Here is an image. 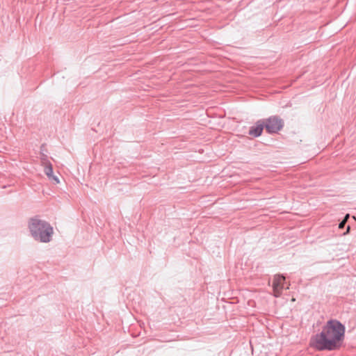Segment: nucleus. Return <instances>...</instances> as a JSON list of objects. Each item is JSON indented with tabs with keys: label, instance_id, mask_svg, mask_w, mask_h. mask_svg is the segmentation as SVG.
Masks as SVG:
<instances>
[{
	"label": "nucleus",
	"instance_id": "20e7f679",
	"mask_svg": "<svg viewBox=\"0 0 356 356\" xmlns=\"http://www.w3.org/2000/svg\"><path fill=\"white\" fill-rule=\"evenodd\" d=\"M285 277L282 275H275L273 282V293L275 296H279L283 289Z\"/></svg>",
	"mask_w": 356,
	"mask_h": 356
},
{
	"label": "nucleus",
	"instance_id": "423d86ee",
	"mask_svg": "<svg viewBox=\"0 0 356 356\" xmlns=\"http://www.w3.org/2000/svg\"><path fill=\"white\" fill-rule=\"evenodd\" d=\"M42 165L44 167V173L46 175L51 179L55 181L56 184L59 183L58 179L53 175V168L50 162L49 161H43Z\"/></svg>",
	"mask_w": 356,
	"mask_h": 356
},
{
	"label": "nucleus",
	"instance_id": "f03ea898",
	"mask_svg": "<svg viewBox=\"0 0 356 356\" xmlns=\"http://www.w3.org/2000/svg\"><path fill=\"white\" fill-rule=\"evenodd\" d=\"M32 236L41 242L47 243L51 239L53 228L49 223L37 218L31 219L29 225Z\"/></svg>",
	"mask_w": 356,
	"mask_h": 356
},
{
	"label": "nucleus",
	"instance_id": "39448f33",
	"mask_svg": "<svg viewBox=\"0 0 356 356\" xmlns=\"http://www.w3.org/2000/svg\"><path fill=\"white\" fill-rule=\"evenodd\" d=\"M264 127V122L263 120H259L254 125L250 128L249 135L252 137L260 136Z\"/></svg>",
	"mask_w": 356,
	"mask_h": 356
},
{
	"label": "nucleus",
	"instance_id": "f257e3e1",
	"mask_svg": "<svg viewBox=\"0 0 356 356\" xmlns=\"http://www.w3.org/2000/svg\"><path fill=\"white\" fill-rule=\"evenodd\" d=\"M345 326L337 320H330L319 334L310 340L311 347L318 350H339L345 337Z\"/></svg>",
	"mask_w": 356,
	"mask_h": 356
},
{
	"label": "nucleus",
	"instance_id": "0eeeda50",
	"mask_svg": "<svg viewBox=\"0 0 356 356\" xmlns=\"http://www.w3.org/2000/svg\"><path fill=\"white\" fill-rule=\"evenodd\" d=\"M348 218H349V214H347V215L345 216V218H344L343 220V221H341V222L339 223V229H342V228H343V227H344V225H345V224H346V221H347V220H348Z\"/></svg>",
	"mask_w": 356,
	"mask_h": 356
},
{
	"label": "nucleus",
	"instance_id": "7ed1b4c3",
	"mask_svg": "<svg viewBox=\"0 0 356 356\" xmlns=\"http://www.w3.org/2000/svg\"><path fill=\"white\" fill-rule=\"evenodd\" d=\"M263 121L266 130L269 134L277 133L284 127L283 120L277 116H270Z\"/></svg>",
	"mask_w": 356,
	"mask_h": 356
}]
</instances>
